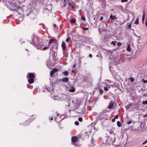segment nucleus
Listing matches in <instances>:
<instances>
[{"label":"nucleus","mask_w":147,"mask_h":147,"mask_svg":"<svg viewBox=\"0 0 147 147\" xmlns=\"http://www.w3.org/2000/svg\"><path fill=\"white\" fill-rule=\"evenodd\" d=\"M7 7L9 8L10 10L13 11L14 10V9L16 7V6L13 3H11V7H9L8 5H7Z\"/></svg>","instance_id":"obj_4"},{"label":"nucleus","mask_w":147,"mask_h":147,"mask_svg":"<svg viewBox=\"0 0 147 147\" xmlns=\"http://www.w3.org/2000/svg\"><path fill=\"white\" fill-rule=\"evenodd\" d=\"M59 97L58 96H54L53 98V99L55 100H59Z\"/></svg>","instance_id":"obj_19"},{"label":"nucleus","mask_w":147,"mask_h":147,"mask_svg":"<svg viewBox=\"0 0 147 147\" xmlns=\"http://www.w3.org/2000/svg\"><path fill=\"white\" fill-rule=\"evenodd\" d=\"M35 76L34 73H28L27 76V78L29 79L28 82L30 84L33 83L34 82V79L35 78Z\"/></svg>","instance_id":"obj_3"},{"label":"nucleus","mask_w":147,"mask_h":147,"mask_svg":"<svg viewBox=\"0 0 147 147\" xmlns=\"http://www.w3.org/2000/svg\"><path fill=\"white\" fill-rule=\"evenodd\" d=\"M118 117L117 115H116L114 117V118L115 119H117Z\"/></svg>","instance_id":"obj_42"},{"label":"nucleus","mask_w":147,"mask_h":147,"mask_svg":"<svg viewBox=\"0 0 147 147\" xmlns=\"http://www.w3.org/2000/svg\"><path fill=\"white\" fill-rule=\"evenodd\" d=\"M75 124L76 125H78L79 124V123L78 122V121H75Z\"/></svg>","instance_id":"obj_35"},{"label":"nucleus","mask_w":147,"mask_h":147,"mask_svg":"<svg viewBox=\"0 0 147 147\" xmlns=\"http://www.w3.org/2000/svg\"><path fill=\"white\" fill-rule=\"evenodd\" d=\"M54 73V71L52 70L51 71L50 74L51 75H53Z\"/></svg>","instance_id":"obj_34"},{"label":"nucleus","mask_w":147,"mask_h":147,"mask_svg":"<svg viewBox=\"0 0 147 147\" xmlns=\"http://www.w3.org/2000/svg\"><path fill=\"white\" fill-rule=\"evenodd\" d=\"M82 28L84 30H89V29L87 28H84V27H82Z\"/></svg>","instance_id":"obj_32"},{"label":"nucleus","mask_w":147,"mask_h":147,"mask_svg":"<svg viewBox=\"0 0 147 147\" xmlns=\"http://www.w3.org/2000/svg\"><path fill=\"white\" fill-rule=\"evenodd\" d=\"M89 57H92V55L91 54H90L89 55Z\"/></svg>","instance_id":"obj_49"},{"label":"nucleus","mask_w":147,"mask_h":147,"mask_svg":"<svg viewBox=\"0 0 147 147\" xmlns=\"http://www.w3.org/2000/svg\"><path fill=\"white\" fill-rule=\"evenodd\" d=\"M69 6L70 7H71L72 9H73L74 8V7L71 5V4L70 3H69Z\"/></svg>","instance_id":"obj_25"},{"label":"nucleus","mask_w":147,"mask_h":147,"mask_svg":"<svg viewBox=\"0 0 147 147\" xmlns=\"http://www.w3.org/2000/svg\"><path fill=\"white\" fill-rule=\"evenodd\" d=\"M32 40V41H30V43L39 49L44 50L48 47H43L44 45L42 42V40L36 36H34Z\"/></svg>","instance_id":"obj_1"},{"label":"nucleus","mask_w":147,"mask_h":147,"mask_svg":"<svg viewBox=\"0 0 147 147\" xmlns=\"http://www.w3.org/2000/svg\"><path fill=\"white\" fill-rule=\"evenodd\" d=\"M142 81L144 83H147V81L145 80L144 79H142Z\"/></svg>","instance_id":"obj_36"},{"label":"nucleus","mask_w":147,"mask_h":147,"mask_svg":"<svg viewBox=\"0 0 147 147\" xmlns=\"http://www.w3.org/2000/svg\"><path fill=\"white\" fill-rule=\"evenodd\" d=\"M71 140L73 142H76L78 141V138L77 137L74 136L72 137Z\"/></svg>","instance_id":"obj_5"},{"label":"nucleus","mask_w":147,"mask_h":147,"mask_svg":"<svg viewBox=\"0 0 147 147\" xmlns=\"http://www.w3.org/2000/svg\"><path fill=\"white\" fill-rule=\"evenodd\" d=\"M61 46L63 50L65 49L66 47V45L65 42H63L62 43Z\"/></svg>","instance_id":"obj_7"},{"label":"nucleus","mask_w":147,"mask_h":147,"mask_svg":"<svg viewBox=\"0 0 147 147\" xmlns=\"http://www.w3.org/2000/svg\"><path fill=\"white\" fill-rule=\"evenodd\" d=\"M131 28V24H130L128 25V28Z\"/></svg>","instance_id":"obj_43"},{"label":"nucleus","mask_w":147,"mask_h":147,"mask_svg":"<svg viewBox=\"0 0 147 147\" xmlns=\"http://www.w3.org/2000/svg\"><path fill=\"white\" fill-rule=\"evenodd\" d=\"M145 19V12L144 11L143 12V16H142V22L143 23H144V20Z\"/></svg>","instance_id":"obj_14"},{"label":"nucleus","mask_w":147,"mask_h":147,"mask_svg":"<svg viewBox=\"0 0 147 147\" xmlns=\"http://www.w3.org/2000/svg\"><path fill=\"white\" fill-rule=\"evenodd\" d=\"M82 20H85V18L84 17H82Z\"/></svg>","instance_id":"obj_44"},{"label":"nucleus","mask_w":147,"mask_h":147,"mask_svg":"<svg viewBox=\"0 0 147 147\" xmlns=\"http://www.w3.org/2000/svg\"><path fill=\"white\" fill-rule=\"evenodd\" d=\"M76 22V20L75 19L73 18L72 19L70 20V22L72 23H74Z\"/></svg>","instance_id":"obj_15"},{"label":"nucleus","mask_w":147,"mask_h":147,"mask_svg":"<svg viewBox=\"0 0 147 147\" xmlns=\"http://www.w3.org/2000/svg\"><path fill=\"white\" fill-rule=\"evenodd\" d=\"M99 90L100 94H102L103 92V90L102 89H100Z\"/></svg>","instance_id":"obj_26"},{"label":"nucleus","mask_w":147,"mask_h":147,"mask_svg":"<svg viewBox=\"0 0 147 147\" xmlns=\"http://www.w3.org/2000/svg\"><path fill=\"white\" fill-rule=\"evenodd\" d=\"M76 66V64H74L73 65V68H74Z\"/></svg>","instance_id":"obj_47"},{"label":"nucleus","mask_w":147,"mask_h":147,"mask_svg":"<svg viewBox=\"0 0 147 147\" xmlns=\"http://www.w3.org/2000/svg\"><path fill=\"white\" fill-rule=\"evenodd\" d=\"M117 44L118 45L120 46L121 45V42H119Z\"/></svg>","instance_id":"obj_40"},{"label":"nucleus","mask_w":147,"mask_h":147,"mask_svg":"<svg viewBox=\"0 0 147 147\" xmlns=\"http://www.w3.org/2000/svg\"><path fill=\"white\" fill-rule=\"evenodd\" d=\"M81 11H82V10H80L79 11V12H81Z\"/></svg>","instance_id":"obj_54"},{"label":"nucleus","mask_w":147,"mask_h":147,"mask_svg":"<svg viewBox=\"0 0 147 147\" xmlns=\"http://www.w3.org/2000/svg\"><path fill=\"white\" fill-rule=\"evenodd\" d=\"M57 0H55V1H57Z\"/></svg>","instance_id":"obj_60"},{"label":"nucleus","mask_w":147,"mask_h":147,"mask_svg":"<svg viewBox=\"0 0 147 147\" xmlns=\"http://www.w3.org/2000/svg\"><path fill=\"white\" fill-rule=\"evenodd\" d=\"M51 120H52V119H53V118L51 117Z\"/></svg>","instance_id":"obj_58"},{"label":"nucleus","mask_w":147,"mask_h":147,"mask_svg":"<svg viewBox=\"0 0 147 147\" xmlns=\"http://www.w3.org/2000/svg\"><path fill=\"white\" fill-rule=\"evenodd\" d=\"M132 122V121H129L128 122H127V124L128 125L130 124Z\"/></svg>","instance_id":"obj_38"},{"label":"nucleus","mask_w":147,"mask_h":147,"mask_svg":"<svg viewBox=\"0 0 147 147\" xmlns=\"http://www.w3.org/2000/svg\"><path fill=\"white\" fill-rule=\"evenodd\" d=\"M113 102H110L109 104V105L108 106V108L110 109L112 108L113 107Z\"/></svg>","instance_id":"obj_9"},{"label":"nucleus","mask_w":147,"mask_h":147,"mask_svg":"<svg viewBox=\"0 0 147 147\" xmlns=\"http://www.w3.org/2000/svg\"><path fill=\"white\" fill-rule=\"evenodd\" d=\"M117 125L118 127H120L121 126V123L119 121H118L117 122Z\"/></svg>","instance_id":"obj_18"},{"label":"nucleus","mask_w":147,"mask_h":147,"mask_svg":"<svg viewBox=\"0 0 147 147\" xmlns=\"http://www.w3.org/2000/svg\"><path fill=\"white\" fill-rule=\"evenodd\" d=\"M104 90L106 91H107L108 90V88L107 87H104Z\"/></svg>","instance_id":"obj_31"},{"label":"nucleus","mask_w":147,"mask_h":147,"mask_svg":"<svg viewBox=\"0 0 147 147\" xmlns=\"http://www.w3.org/2000/svg\"><path fill=\"white\" fill-rule=\"evenodd\" d=\"M147 142V139L143 143V144H145V143H146V142Z\"/></svg>","instance_id":"obj_48"},{"label":"nucleus","mask_w":147,"mask_h":147,"mask_svg":"<svg viewBox=\"0 0 147 147\" xmlns=\"http://www.w3.org/2000/svg\"><path fill=\"white\" fill-rule=\"evenodd\" d=\"M42 91H43V92H45V90H43Z\"/></svg>","instance_id":"obj_59"},{"label":"nucleus","mask_w":147,"mask_h":147,"mask_svg":"<svg viewBox=\"0 0 147 147\" xmlns=\"http://www.w3.org/2000/svg\"><path fill=\"white\" fill-rule=\"evenodd\" d=\"M109 133L111 135H115V133L113 131H109Z\"/></svg>","instance_id":"obj_20"},{"label":"nucleus","mask_w":147,"mask_h":147,"mask_svg":"<svg viewBox=\"0 0 147 147\" xmlns=\"http://www.w3.org/2000/svg\"><path fill=\"white\" fill-rule=\"evenodd\" d=\"M139 19L138 18H137L135 20L134 23L135 24H139Z\"/></svg>","instance_id":"obj_17"},{"label":"nucleus","mask_w":147,"mask_h":147,"mask_svg":"<svg viewBox=\"0 0 147 147\" xmlns=\"http://www.w3.org/2000/svg\"><path fill=\"white\" fill-rule=\"evenodd\" d=\"M68 72L67 71H65L63 72V74H65V76H67L68 74Z\"/></svg>","instance_id":"obj_21"},{"label":"nucleus","mask_w":147,"mask_h":147,"mask_svg":"<svg viewBox=\"0 0 147 147\" xmlns=\"http://www.w3.org/2000/svg\"><path fill=\"white\" fill-rule=\"evenodd\" d=\"M60 115V114L59 113H57V116H58L59 115Z\"/></svg>","instance_id":"obj_51"},{"label":"nucleus","mask_w":147,"mask_h":147,"mask_svg":"<svg viewBox=\"0 0 147 147\" xmlns=\"http://www.w3.org/2000/svg\"><path fill=\"white\" fill-rule=\"evenodd\" d=\"M53 70L54 71V72H55L58 70V69L57 68H55L53 69Z\"/></svg>","instance_id":"obj_30"},{"label":"nucleus","mask_w":147,"mask_h":147,"mask_svg":"<svg viewBox=\"0 0 147 147\" xmlns=\"http://www.w3.org/2000/svg\"><path fill=\"white\" fill-rule=\"evenodd\" d=\"M145 24H146V26L147 27V21L146 22Z\"/></svg>","instance_id":"obj_50"},{"label":"nucleus","mask_w":147,"mask_h":147,"mask_svg":"<svg viewBox=\"0 0 147 147\" xmlns=\"http://www.w3.org/2000/svg\"><path fill=\"white\" fill-rule=\"evenodd\" d=\"M47 90H48V91H49V90L48 88H47Z\"/></svg>","instance_id":"obj_57"},{"label":"nucleus","mask_w":147,"mask_h":147,"mask_svg":"<svg viewBox=\"0 0 147 147\" xmlns=\"http://www.w3.org/2000/svg\"><path fill=\"white\" fill-rule=\"evenodd\" d=\"M116 141V138L115 135H111L109 136V138L106 139L107 143L108 144H112L113 145V143Z\"/></svg>","instance_id":"obj_2"},{"label":"nucleus","mask_w":147,"mask_h":147,"mask_svg":"<svg viewBox=\"0 0 147 147\" xmlns=\"http://www.w3.org/2000/svg\"><path fill=\"white\" fill-rule=\"evenodd\" d=\"M94 140L93 138H92L91 140V143L92 144H93L94 142Z\"/></svg>","instance_id":"obj_28"},{"label":"nucleus","mask_w":147,"mask_h":147,"mask_svg":"<svg viewBox=\"0 0 147 147\" xmlns=\"http://www.w3.org/2000/svg\"><path fill=\"white\" fill-rule=\"evenodd\" d=\"M70 38L69 37H68L66 39V41L67 42H68L70 40Z\"/></svg>","instance_id":"obj_33"},{"label":"nucleus","mask_w":147,"mask_h":147,"mask_svg":"<svg viewBox=\"0 0 147 147\" xmlns=\"http://www.w3.org/2000/svg\"><path fill=\"white\" fill-rule=\"evenodd\" d=\"M63 53L64 56L66 57H67L68 56V53L67 51L65 49L63 50Z\"/></svg>","instance_id":"obj_6"},{"label":"nucleus","mask_w":147,"mask_h":147,"mask_svg":"<svg viewBox=\"0 0 147 147\" xmlns=\"http://www.w3.org/2000/svg\"><path fill=\"white\" fill-rule=\"evenodd\" d=\"M74 100H72V103H74Z\"/></svg>","instance_id":"obj_56"},{"label":"nucleus","mask_w":147,"mask_h":147,"mask_svg":"<svg viewBox=\"0 0 147 147\" xmlns=\"http://www.w3.org/2000/svg\"><path fill=\"white\" fill-rule=\"evenodd\" d=\"M103 114H102L101 115H100L99 116V117L101 119H103Z\"/></svg>","instance_id":"obj_27"},{"label":"nucleus","mask_w":147,"mask_h":147,"mask_svg":"<svg viewBox=\"0 0 147 147\" xmlns=\"http://www.w3.org/2000/svg\"><path fill=\"white\" fill-rule=\"evenodd\" d=\"M105 119L106 120H108L107 117H106L105 118Z\"/></svg>","instance_id":"obj_53"},{"label":"nucleus","mask_w":147,"mask_h":147,"mask_svg":"<svg viewBox=\"0 0 147 147\" xmlns=\"http://www.w3.org/2000/svg\"><path fill=\"white\" fill-rule=\"evenodd\" d=\"M103 17L102 16H101L100 17V20H103Z\"/></svg>","instance_id":"obj_45"},{"label":"nucleus","mask_w":147,"mask_h":147,"mask_svg":"<svg viewBox=\"0 0 147 147\" xmlns=\"http://www.w3.org/2000/svg\"><path fill=\"white\" fill-rule=\"evenodd\" d=\"M115 119L114 118H113L112 120V122H114L115 121Z\"/></svg>","instance_id":"obj_41"},{"label":"nucleus","mask_w":147,"mask_h":147,"mask_svg":"<svg viewBox=\"0 0 147 147\" xmlns=\"http://www.w3.org/2000/svg\"><path fill=\"white\" fill-rule=\"evenodd\" d=\"M110 18L112 20H113L114 19H117L116 16H113V15H110Z\"/></svg>","instance_id":"obj_11"},{"label":"nucleus","mask_w":147,"mask_h":147,"mask_svg":"<svg viewBox=\"0 0 147 147\" xmlns=\"http://www.w3.org/2000/svg\"><path fill=\"white\" fill-rule=\"evenodd\" d=\"M69 91L71 92H74L75 91V88L74 87H71L69 89Z\"/></svg>","instance_id":"obj_10"},{"label":"nucleus","mask_w":147,"mask_h":147,"mask_svg":"<svg viewBox=\"0 0 147 147\" xmlns=\"http://www.w3.org/2000/svg\"><path fill=\"white\" fill-rule=\"evenodd\" d=\"M127 50L128 51H130L131 50V48L130 45H128L127 47Z\"/></svg>","instance_id":"obj_16"},{"label":"nucleus","mask_w":147,"mask_h":147,"mask_svg":"<svg viewBox=\"0 0 147 147\" xmlns=\"http://www.w3.org/2000/svg\"><path fill=\"white\" fill-rule=\"evenodd\" d=\"M111 44H113V45H115V43L113 41H112L111 42Z\"/></svg>","instance_id":"obj_39"},{"label":"nucleus","mask_w":147,"mask_h":147,"mask_svg":"<svg viewBox=\"0 0 147 147\" xmlns=\"http://www.w3.org/2000/svg\"><path fill=\"white\" fill-rule=\"evenodd\" d=\"M78 120L80 121H82V117H80L78 118Z\"/></svg>","instance_id":"obj_29"},{"label":"nucleus","mask_w":147,"mask_h":147,"mask_svg":"<svg viewBox=\"0 0 147 147\" xmlns=\"http://www.w3.org/2000/svg\"><path fill=\"white\" fill-rule=\"evenodd\" d=\"M47 9V7H46V8H45V11H48V9ZM47 12L48 13H49V12H48V11H47Z\"/></svg>","instance_id":"obj_46"},{"label":"nucleus","mask_w":147,"mask_h":147,"mask_svg":"<svg viewBox=\"0 0 147 147\" xmlns=\"http://www.w3.org/2000/svg\"><path fill=\"white\" fill-rule=\"evenodd\" d=\"M128 1V0H121V2H127Z\"/></svg>","instance_id":"obj_37"},{"label":"nucleus","mask_w":147,"mask_h":147,"mask_svg":"<svg viewBox=\"0 0 147 147\" xmlns=\"http://www.w3.org/2000/svg\"><path fill=\"white\" fill-rule=\"evenodd\" d=\"M142 103L144 105H147V101L146 100L145 101H143L142 102Z\"/></svg>","instance_id":"obj_23"},{"label":"nucleus","mask_w":147,"mask_h":147,"mask_svg":"<svg viewBox=\"0 0 147 147\" xmlns=\"http://www.w3.org/2000/svg\"><path fill=\"white\" fill-rule=\"evenodd\" d=\"M67 107H70V105H68L67 106Z\"/></svg>","instance_id":"obj_52"},{"label":"nucleus","mask_w":147,"mask_h":147,"mask_svg":"<svg viewBox=\"0 0 147 147\" xmlns=\"http://www.w3.org/2000/svg\"><path fill=\"white\" fill-rule=\"evenodd\" d=\"M55 40L53 39H51L49 41V44H50L52 42V41H54Z\"/></svg>","instance_id":"obj_22"},{"label":"nucleus","mask_w":147,"mask_h":147,"mask_svg":"<svg viewBox=\"0 0 147 147\" xmlns=\"http://www.w3.org/2000/svg\"><path fill=\"white\" fill-rule=\"evenodd\" d=\"M68 81V79L67 78H64L62 80V81L65 82H66Z\"/></svg>","instance_id":"obj_12"},{"label":"nucleus","mask_w":147,"mask_h":147,"mask_svg":"<svg viewBox=\"0 0 147 147\" xmlns=\"http://www.w3.org/2000/svg\"><path fill=\"white\" fill-rule=\"evenodd\" d=\"M120 62V58H118L117 59H114V62L115 64H117L119 63Z\"/></svg>","instance_id":"obj_8"},{"label":"nucleus","mask_w":147,"mask_h":147,"mask_svg":"<svg viewBox=\"0 0 147 147\" xmlns=\"http://www.w3.org/2000/svg\"><path fill=\"white\" fill-rule=\"evenodd\" d=\"M69 0H64V3L63 4V7H65L66 6V5L67 4Z\"/></svg>","instance_id":"obj_13"},{"label":"nucleus","mask_w":147,"mask_h":147,"mask_svg":"<svg viewBox=\"0 0 147 147\" xmlns=\"http://www.w3.org/2000/svg\"><path fill=\"white\" fill-rule=\"evenodd\" d=\"M27 122H28V121H26L25 122V123H27Z\"/></svg>","instance_id":"obj_55"},{"label":"nucleus","mask_w":147,"mask_h":147,"mask_svg":"<svg viewBox=\"0 0 147 147\" xmlns=\"http://www.w3.org/2000/svg\"><path fill=\"white\" fill-rule=\"evenodd\" d=\"M130 79L131 82H133L134 81V79L133 78H130Z\"/></svg>","instance_id":"obj_24"}]
</instances>
